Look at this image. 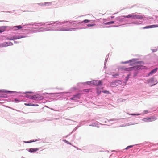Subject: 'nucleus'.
Here are the masks:
<instances>
[{"label": "nucleus", "instance_id": "obj_1", "mask_svg": "<svg viewBox=\"0 0 158 158\" xmlns=\"http://www.w3.org/2000/svg\"><path fill=\"white\" fill-rule=\"evenodd\" d=\"M144 67L143 66L137 65L133 67L127 68H123V69L127 71H130L133 69H143V67Z\"/></svg>", "mask_w": 158, "mask_h": 158}, {"label": "nucleus", "instance_id": "obj_2", "mask_svg": "<svg viewBox=\"0 0 158 158\" xmlns=\"http://www.w3.org/2000/svg\"><path fill=\"white\" fill-rule=\"evenodd\" d=\"M87 83L88 85L93 84L95 86H98L101 84L102 82L100 80H94L90 82H88Z\"/></svg>", "mask_w": 158, "mask_h": 158}, {"label": "nucleus", "instance_id": "obj_3", "mask_svg": "<svg viewBox=\"0 0 158 158\" xmlns=\"http://www.w3.org/2000/svg\"><path fill=\"white\" fill-rule=\"evenodd\" d=\"M122 83V82L120 80L116 81L111 82L110 84V86L112 87H115L121 85Z\"/></svg>", "mask_w": 158, "mask_h": 158}, {"label": "nucleus", "instance_id": "obj_4", "mask_svg": "<svg viewBox=\"0 0 158 158\" xmlns=\"http://www.w3.org/2000/svg\"><path fill=\"white\" fill-rule=\"evenodd\" d=\"M29 98L36 100H39L43 99V97L42 96L38 94L30 96Z\"/></svg>", "mask_w": 158, "mask_h": 158}, {"label": "nucleus", "instance_id": "obj_5", "mask_svg": "<svg viewBox=\"0 0 158 158\" xmlns=\"http://www.w3.org/2000/svg\"><path fill=\"white\" fill-rule=\"evenodd\" d=\"M156 119V118L154 117L151 118H147L144 119L143 120L145 122H149L155 121Z\"/></svg>", "mask_w": 158, "mask_h": 158}, {"label": "nucleus", "instance_id": "obj_6", "mask_svg": "<svg viewBox=\"0 0 158 158\" xmlns=\"http://www.w3.org/2000/svg\"><path fill=\"white\" fill-rule=\"evenodd\" d=\"M144 18V16L134 13V19H142Z\"/></svg>", "mask_w": 158, "mask_h": 158}, {"label": "nucleus", "instance_id": "obj_7", "mask_svg": "<svg viewBox=\"0 0 158 158\" xmlns=\"http://www.w3.org/2000/svg\"><path fill=\"white\" fill-rule=\"evenodd\" d=\"M13 44V43L10 42H5L2 44V47H6L10 45H12Z\"/></svg>", "mask_w": 158, "mask_h": 158}, {"label": "nucleus", "instance_id": "obj_8", "mask_svg": "<svg viewBox=\"0 0 158 158\" xmlns=\"http://www.w3.org/2000/svg\"><path fill=\"white\" fill-rule=\"evenodd\" d=\"M22 37L20 36H13L11 38H8L7 40H17L19 39H20L21 38H22Z\"/></svg>", "mask_w": 158, "mask_h": 158}, {"label": "nucleus", "instance_id": "obj_9", "mask_svg": "<svg viewBox=\"0 0 158 158\" xmlns=\"http://www.w3.org/2000/svg\"><path fill=\"white\" fill-rule=\"evenodd\" d=\"M80 98V96L79 94H77L75 95H74L72 98H70L71 100H76L77 99H79Z\"/></svg>", "mask_w": 158, "mask_h": 158}, {"label": "nucleus", "instance_id": "obj_10", "mask_svg": "<svg viewBox=\"0 0 158 158\" xmlns=\"http://www.w3.org/2000/svg\"><path fill=\"white\" fill-rule=\"evenodd\" d=\"M22 28V27L21 26L19 25V26H14L13 27V30L14 31H16L18 30H19L21 29Z\"/></svg>", "mask_w": 158, "mask_h": 158}, {"label": "nucleus", "instance_id": "obj_11", "mask_svg": "<svg viewBox=\"0 0 158 158\" xmlns=\"http://www.w3.org/2000/svg\"><path fill=\"white\" fill-rule=\"evenodd\" d=\"M39 149L38 148H30L29 149L28 151L30 152H32L38 151Z\"/></svg>", "mask_w": 158, "mask_h": 158}, {"label": "nucleus", "instance_id": "obj_12", "mask_svg": "<svg viewBox=\"0 0 158 158\" xmlns=\"http://www.w3.org/2000/svg\"><path fill=\"white\" fill-rule=\"evenodd\" d=\"M157 69H158L157 68H156L155 69H154L152 70L150 72L149 74L148 75H152L153 74L156 73V72L157 71Z\"/></svg>", "mask_w": 158, "mask_h": 158}, {"label": "nucleus", "instance_id": "obj_13", "mask_svg": "<svg viewBox=\"0 0 158 158\" xmlns=\"http://www.w3.org/2000/svg\"><path fill=\"white\" fill-rule=\"evenodd\" d=\"M124 17L126 18H131L133 19H134V13L129 14L127 16H124Z\"/></svg>", "mask_w": 158, "mask_h": 158}, {"label": "nucleus", "instance_id": "obj_14", "mask_svg": "<svg viewBox=\"0 0 158 158\" xmlns=\"http://www.w3.org/2000/svg\"><path fill=\"white\" fill-rule=\"evenodd\" d=\"M6 27H0V33L4 31Z\"/></svg>", "mask_w": 158, "mask_h": 158}, {"label": "nucleus", "instance_id": "obj_15", "mask_svg": "<svg viewBox=\"0 0 158 158\" xmlns=\"http://www.w3.org/2000/svg\"><path fill=\"white\" fill-rule=\"evenodd\" d=\"M154 81V78H151L147 80L148 83H152Z\"/></svg>", "mask_w": 158, "mask_h": 158}, {"label": "nucleus", "instance_id": "obj_16", "mask_svg": "<svg viewBox=\"0 0 158 158\" xmlns=\"http://www.w3.org/2000/svg\"><path fill=\"white\" fill-rule=\"evenodd\" d=\"M97 93L98 95H99L100 94H101V91L100 89L99 88H97Z\"/></svg>", "mask_w": 158, "mask_h": 158}, {"label": "nucleus", "instance_id": "obj_17", "mask_svg": "<svg viewBox=\"0 0 158 158\" xmlns=\"http://www.w3.org/2000/svg\"><path fill=\"white\" fill-rule=\"evenodd\" d=\"M47 30L46 29V28H44L41 27L39 29V31H46Z\"/></svg>", "mask_w": 158, "mask_h": 158}, {"label": "nucleus", "instance_id": "obj_18", "mask_svg": "<svg viewBox=\"0 0 158 158\" xmlns=\"http://www.w3.org/2000/svg\"><path fill=\"white\" fill-rule=\"evenodd\" d=\"M114 23V22L113 21H110V22H109L106 23H105V24L106 25H109V24H112Z\"/></svg>", "mask_w": 158, "mask_h": 158}, {"label": "nucleus", "instance_id": "obj_19", "mask_svg": "<svg viewBox=\"0 0 158 158\" xmlns=\"http://www.w3.org/2000/svg\"><path fill=\"white\" fill-rule=\"evenodd\" d=\"M150 28L157 27H158V25H150Z\"/></svg>", "mask_w": 158, "mask_h": 158}, {"label": "nucleus", "instance_id": "obj_20", "mask_svg": "<svg viewBox=\"0 0 158 158\" xmlns=\"http://www.w3.org/2000/svg\"><path fill=\"white\" fill-rule=\"evenodd\" d=\"M24 105H25L26 106H35V105H34V104H31V103H29L28 104L25 103Z\"/></svg>", "mask_w": 158, "mask_h": 158}, {"label": "nucleus", "instance_id": "obj_21", "mask_svg": "<svg viewBox=\"0 0 158 158\" xmlns=\"http://www.w3.org/2000/svg\"><path fill=\"white\" fill-rule=\"evenodd\" d=\"M150 28V25L149 26H145V27H144L143 28V29H148V28Z\"/></svg>", "mask_w": 158, "mask_h": 158}, {"label": "nucleus", "instance_id": "obj_22", "mask_svg": "<svg viewBox=\"0 0 158 158\" xmlns=\"http://www.w3.org/2000/svg\"><path fill=\"white\" fill-rule=\"evenodd\" d=\"M63 141L64 142H65L66 143H67L68 144H70L71 145V143H70L68 141L65 140H63Z\"/></svg>", "mask_w": 158, "mask_h": 158}, {"label": "nucleus", "instance_id": "obj_23", "mask_svg": "<svg viewBox=\"0 0 158 158\" xmlns=\"http://www.w3.org/2000/svg\"><path fill=\"white\" fill-rule=\"evenodd\" d=\"M89 90H90V89H86L83 90V91L86 92H89Z\"/></svg>", "mask_w": 158, "mask_h": 158}, {"label": "nucleus", "instance_id": "obj_24", "mask_svg": "<svg viewBox=\"0 0 158 158\" xmlns=\"http://www.w3.org/2000/svg\"><path fill=\"white\" fill-rule=\"evenodd\" d=\"M34 141H35L33 140V141H24V142L25 143H31V142H33Z\"/></svg>", "mask_w": 158, "mask_h": 158}, {"label": "nucleus", "instance_id": "obj_25", "mask_svg": "<svg viewBox=\"0 0 158 158\" xmlns=\"http://www.w3.org/2000/svg\"><path fill=\"white\" fill-rule=\"evenodd\" d=\"M133 147V146L132 145H131V146H127L126 148L125 149H127L129 148H132V147Z\"/></svg>", "mask_w": 158, "mask_h": 158}, {"label": "nucleus", "instance_id": "obj_26", "mask_svg": "<svg viewBox=\"0 0 158 158\" xmlns=\"http://www.w3.org/2000/svg\"><path fill=\"white\" fill-rule=\"evenodd\" d=\"M90 21L89 20H87V19H85L84 21L83 22H85V23H87Z\"/></svg>", "mask_w": 158, "mask_h": 158}, {"label": "nucleus", "instance_id": "obj_27", "mask_svg": "<svg viewBox=\"0 0 158 158\" xmlns=\"http://www.w3.org/2000/svg\"><path fill=\"white\" fill-rule=\"evenodd\" d=\"M137 64H143V63L142 62H138L136 63Z\"/></svg>", "mask_w": 158, "mask_h": 158}, {"label": "nucleus", "instance_id": "obj_28", "mask_svg": "<svg viewBox=\"0 0 158 158\" xmlns=\"http://www.w3.org/2000/svg\"><path fill=\"white\" fill-rule=\"evenodd\" d=\"M95 24H88L87 26L88 27H92L94 26Z\"/></svg>", "mask_w": 158, "mask_h": 158}, {"label": "nucleus", "instance_id": "obj_29", "mask_svg": "<svg viewBox=\"0 0 158 158\" xmlns=\"http://www.w3.org/2000/svg\"><path fill=\"white\" fill-rule=\"evenodd\" d=\"M103 92L104 93H107V94L109 93V92L108 91H107L106 90H105V91H103Z\"/></svg>", "mask_w": 158, "mask_h": 158}, {"label": "nucleus", "instance_id": "obj_30", "mask_svg": "<svg viewBox=\"0 0 158 158\" xmlns=\"http://www.w3.org/2000/svg\"><path fill=\"white\" fill-rule=\"evenodd\" d=\"M130 115H139V114H131Z\"/></svg>", "mask_w": 158, "mask_h": 158}, {"label": "nucleus", "instance_id": "obj_31", "mask_svg": "<svg viewBox=\"0 0 158 158\" xmlns=\"http://www.w3.org/2000/svg\"><path fill=\"white\" fill-rule=\"evenodd\" d=\"M144 112L145 114H147L148 113V112L147 110H146V111H145Z\"/></svg>", "mask_w": 158, "mask_h": 158}, {"label": "nucleus", "instance_id": "obj_32", "mask_svg": "<svg viewBox=\"0 0 158 158\" xmlns=\"http://www.w3.org/2000/svg\"><path fill=\"white\" fill-rule=\"evenodd\" d=\"M63 31H71V30H63Z\"/></svg>", "mask_w": 158, "mask_h": 158}, {"label": "nucleus", "instance_id": "obj_33", "mask_svg": "<svg viewBox=\"0 0 158 158\" xmlns=\"http://www.w3.org/2000/svg\"><path fill=\"white\" fill-rule=\"evenodd\" d=\"M15 101H18V100H17V99H15Z\"/></svg>", "mask_w": 158, "mask_h": 158}, {"label": "nucleus", "instance_id": "obj_34", "mask_svg": "<svg viewBox=\"0 0 158 158\" xmlns=\"http://www.w3.org/2000/svg\"><path fill=\"white\" fill-rule=\"evenodd\" d=\"M114 17V16H111V18H113Z\"/></svg>", "mask_w": 158, "mask_h": 158}, {"label": "nucleus", "instance_id": "obj_35", "mask_svg": "<svg viewBox=\"0 0 158 158\" xmlns=\"http://www.w3.org/2000/svg\"><path fill=\"white\" fill-rule=\"evenodd\" d=\"M128 63V62H125V63Z\"/></svg>", "mask_w": 158, "mask_h": 158}, {"label": "nucleus", "instance_id": "obj_36", "mask_svg": "<svg viewBox=\"0 0 158 158\" xmlns=\"http://www.w3.org/2000/svg\"><path fill=\"white\" fill-rule=\"evenodd\" d=\"M38 105H35V106H38Z\"/></svg>", "mask_w": 158, "mask_h": 158}]
</instances>
